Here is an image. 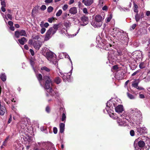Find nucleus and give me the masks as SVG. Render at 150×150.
Returning a JSON list of instances; mask_svg holds the SVG:
<instances>
[{"label": "nucleus", "mask_w": 150, "mask_h": 150, "mask_svg": "<svg viewBox=\"0 0 150 150\" xmlns=\"http://www.w3.org/2000/svg\"><path fill=\"white\" fill-rule=\"evenodd\" d=\"M111 35L116 39V41L119 44L127 45L128 40L126 37L125 36L123 30L117 28H114L112 29Z\"/></svg>", "instance_id": "f257e3e1"}, {"label": "nucleus", "mask_w": 150, "mask_h": 150, "mask_svg": "<svg viewBox=\"0 0 150 150\" xmlns=\"http://www.w3.org/2000/svg\"><path fill=\"white\" fill-rule=\"evenodd\" d=\"M37 78L39 81L40 82L41 81H45V87L46 89L48 90L47 92H49L51 95L54 96L56 93L52 90L51 87H50V84L51 83V80L48 76H37Z\"/></svg>", "instance_id": "f03ea898"}, {"label": "nucleus", "mask_w": 150, "mask_h": 150, "mask_svg": "<svg viewBox=\"0 0 150 150\" xmlns=\"http://www.w3.org/2000/svg\"><path fill=\"white\" fill-rule=\"evenodd\" d=\"M104 18L101 15H97L91 22V24L95 28H99L103 24Z\"/></svg>", "instance_id": "7ed1b4c3"}, {"label": "nucleus", "mask_w": 150, "mask_h": 150, "mask_svg": "<svg viewBox=\"0 0 150 150\" xmlns=\"http://www.w3.org/2000/svg\"><path fill=\"white\" fill-rule=\"evenodd\" d=\"M45 56L50 63L55 65L57 64V60L56 56L55 54L52 52L50 51L47 52Z\"/></svg>", "instance_id": "20e7f679"}, {"label": "nucleus", "mask_w": 150, "mask_h": 150, "mask_svg": "<svg viewBox=\"0 0 150 150\" xmlns=\"http://www.w3.org/2000/svg\"><path fill=\"white\" fill-rule=\"evenodd\" d=\"M30 45H32L34 48L36 50H38L42 46V42L39 40L33 41L32 39L29 40L28 42Z\"/></svg>", "instance_id": "39448f33"}, {"label": "nucleus", "mask_w": 150, "mask_h": 150, "mask_svg": "<svg viewBox=\"0 0 150 150\" xmlns=\"http://www.w3.org/2000/svg\"><path fill=\"white\" fill-rule=\"evenodd\" d=\"M131 113L133 114V117H132V120L133 122H136L137 120V118L138 117H139L141 115V112L137 109L132 110L131 111Z\"/></svg>", "instance_id": "423d86ee"}, {"label": "nucleus", "mask_w": 150, "mask_h": 150, "mask_svg": "<svg viewBox=\"0 0 150 150\" xmlns=\"http://www.w3.org/2000/svg\"><path fill=\"white\" fill-rule=\"evenodd\" d=\"M138 146H135L136 150H148L146 147H145V143L142 141H140L138 143Z\"/></svg>", "instance_id": "0eeeda50"}, {"label": "nucleus", "mask_w": 150, "mask_h": 150, "mask_svg": "<svg viewBox=\"0 0 150 150\" xmlns=\"http://www.w3.org/2000/svg\"><path fill=\"white\" fill-rule=\"evenodd\" d=\"M136 133L139 136L143 135L147 133L146 128L145 127H136Z\"/></svg>", "instance_id": "6e6552de"}, {"label": "nucleus", "mask_w": 150, "mask_h": 150, "mask_svg": "<svg viewBox=\"0 0 150 150\" xmlns=\"http://www.w3.org/2000/svg\"><path fill=\"white\" fill-rule=\"evenodd\" d=\"M110 116L114 119H117V121L119 125L122 126L124 125V122L120 121V118H119L116 114L113 113H111L109 114Z\"/></svg>", "instance_id": "1a4fd4ad"}, {"label": "nucleus", "mask_w": 150, "mask_h": 150, "mask_svg": "<svg viewBox=\"0 0 150 150\" xmlns=\"http://www.w3.org/2000/svg\"><path fill=\"white\" fill-rule=\"evenodd\" d=\"M62 56H64L65 58H68L69 59V60L70 61V62H71V67H72V69L69 72V74H70L71 75L72 72V62L71 61V59L69 57V56L67 54V53H66L64 52H62L59 54V56L61 58H63V57Z\"/></svg>", "instance_id": "9d476101"}, {"label": "nucleus", "mask_w": 150, "mask_h": 150, "mask_svg": "<svg viewBox=\"0 0 150 150\" xmlns=\"http://www.w3.org/2000/svg\"><path fill=\"white\" fill-rule=\"evenodd\" d=\"M88 23V19L87 17L83 16L81 17V25L85 26Z\"/></svg>", "instance_id": "9b49d317"}, {"label": "nucleus", "mask_w": 150, "mask_h": 150, "mask_svg": "<svg viewBox=\"0 0 150 150\" xmlns=\"http://www.w3.org/2000/svg\"><path fill=\"white\" fill-rule=\"evenodd\" d=\"M60 111L61 113H62V116L61 118L62 121L64 122L65 121L66 118V116L64 113V109L62 107L60 108Z\"/></svg>", "instance_id": "f8f14e48"}, {"label": "nucleus", "mask_w": 150, "mask_h": 150, "mask_svg": "<svg viewBox=\"0 0 150 150\" xmlns=\"http://www.w3.org/2000/svg\"><path fill=\"white\" fill-rule=\"evenodd\" d=\"M117 59L119 61L123 62L124 58H125L124 53L122 52L119 53V55L117 56Z\"/></svg>", "instance_id": "ddd939ff"}, {"label": "nucleus", "mask_w": 150, "mask_h": 150, "mask_svg": "<svg viewBox=\"0 0 150 150\" xmlns=\"http://www.w3.org/2000/svg\"><path fill=\"white\" fill-rule=\"evenodd\" d=\"M115 109L116 112L118 113L121 112L123 111V106L121 105L115 107Z\"/></svg>", "instance_id": "4468645a"}, {"label": "nucleus", "mask_w": 150, "mask_h": 150, "mask_svg": "<svg viewBox=\"0 0 150 150\" xmlns=\"http://www.w3.org/2000/svg\"><path fill=\"white\" fill-rule=\"evenodd\" d=\"M112 104L114 105V103H113L112 101H109L107 103H106V109L107 110H111L112 108H113L112 105Z\"/></svg>", "instance_id": "2eb2a0df"}, {"label": "nucleus", "mask_w": 150, "mask_h": 150, "mask_svg": "<svg viewBox=\"0 0 150 150\" xmlns=\"http://www.w3.org/2000/svg\"><path fill=\"white\" fill-rule=\"evenodd\" d=\"M109 54L108 56V59L110 63V62L114 61V55L113 53H111V52L108 53Z\"/></svg>", "instance_id": "dca6fc26"}, {"label": "nucleus", "mask_w": 150, "mask_h": 150, "mask_svg": "<svg viewBox=\"0 0 150 150\" xmlns=\"http://www.w3.org/2000/svg\"><path fill=\"white\" fill-rule=\"evenodd\" d=\"M39 7V6H37L33 8L32 12V16H34L35 14L38 13Z\"/></svg>", "instance_id": "f3484780"}, {"label": "nucleus", "mask_w": 150, "mask_h": 150, "mask_svg": "<svg viewBox=\"0 0 150 150\" xmlns=\"http://www.w3.org/2000/svg\"><path fill=\"white\" fill-rule=\"evenodd\" d=\"M69 13L72 14H75L77 13V9L76 7H72L69 10Z\"/></svg>", "instance_id": "a211bd4d"}, {"label": "nucleus", "mask_w": 150, "mask_h": 150, "mask_svg": "<svg viewBox=\"0 0 150 150\" xmlns=\"http://www.w3.org/2000/svg\"><path fill=\"white\" fill-rule=\"evenodd\" d=\"M19 43L21 45H23L25 42L27 41V40L25 37L22 38L21 39L18 40Z\"/></svg>", "instance_id": "6ab92c4d"}, {"label": "nucleus", "mask_w": 150, "mask_h": 150, "mask_svg": "<svg viewBox=\"0 0 150 150\" xmlns=\"http://www.w3.org/2000/svg\"><path fill=\"white\" fill-rule=\"evenodd\" d=\"M117 8L119 9L121 11H130V9L129 8H124L121 7V6L119 5L117 6Z\"/></svg>", "instance_id": "aec40b11"}, {"label": "nucleus", "mask_w": 150, "mask_h": 150, "mask_svg": "<svg viewBox=\"0 0 150 150\" xmlns=\"http://www.w3.org/2000/svg\"><path fill=\"white\" fill-rule=\"evenodd\" d=\"M6 111V108L5 106L1 105L0 107V115H3Z\"/></svg>", "instance_id": "412c9836"}, {"label": "nucleus", "mask_w": 150, "mask_h": 150, "mask_svg": "<svg viewBox=\"0 0 150 150\" xmlns=\"http://www.w3.org/2000/svg\"><path fill=\"white\" fill-rule=\"evenodd\" d=\"M93 2V0H87L84 2V4L87 6H89L91 5Z\"/></svg>", "instance_id": "4be33fe9"}, {"label": "nucleus", "mask_w": 150, "mask_h": 150, "mask_svg": "<svg viewBox=\"0 0 150 150\" xmlns=\"http://www.w3.org/2000/svg\"><path fill=\"white\" fill-rule=\"evenodd\" d=\"M65 125L64 123H61L59 124V132L61 133H63L64 131Z\"/></svg>", "instance_id": "5701e85b"}, {"label": "nucleus", "mask_w": 150, "mask_h": 150, "mask_svg": "<svg viewBox=\"0 0 150 150\" xmlns=\"http://www.w3.org/2000/svg\"><path fill=\"white\" fill-rule=\"evenodd\" d=\"M71 76H63L62 79L64 81H67L69 82L71 81Z\"/></svg>", "instance_id": "b1692460"}, {"label": "nucleus", "mask_w": 150, "mask_h": 150, "mask_svg": "<svg viewBox=\"0 0 150 150\" xmlns=\"http://www.w3.org/2000/svg\"><path fill=\"white\" fill-rule=\"evenodd\" d=\"M59 26L58 24H54L52 27V28L53 34H54L57 30Z\"/></svg>", "instance_id": "393cba45"}, {"label": "nucleus", "mask_w": 150, "mask_h": 150, "mask_svg": "<svg viewBox=\"0 0 150 150\" xmlns=\"http://www.w3.org/2000/svg\"><path fill=\"white\" fill-rule=\"evenodd\" d=\"M121 117H122L123 120V121H122V120L120 119V121H122V122H124V124L125 123L126 121L125 120H126L128 122H129L130 121L129 118V117L127 116H125L124 115H123L122 114L121 115Z\"/></svg>", "instance_id": "a878e982"}, {"label": "nucleus", "mask_w": 150, "mask_h": 150, "mask_svg": "<svg viewBox=\"0 0 150 150\" xmlns=\"http://www.w3.org/2000/svg\"><path fill=\"white\" fill-rule=\"evenodd\" d=\"M19 33L20 36H24L26 37H27L28 34L26 33L25 30H22L19 31Z\"/></svg>", "instance_id": "bb28decb"}, {"label": "nucleus", "mask_w": 150, "mask_h": 150, "mask_svg": "<svg viewBox=\"0 0 150 150\" xmlns=\"http://www.w3.org/2000/svg\"><path fill=\"white\" fill-rule=\"evenodd\" d=\"M30 64L31 65L34 71V72L35 73H36V72L38 71L37 70L35 69L34 67V62L32 60H30Z\"/></svg>", "instance_id": "cd10ccee"}, {"label": "nucleus", "mask_w": 150, "mask_h": 150, "mask_svg": "<svg viewBox=\"0 0 150 150\" xmlns=\"http://www.w3.org/2000/svg\"><path fill=\"white\" fill-rule=\"evenodd\" d=\"M141 17L138 13H136L135 16V18L137 22H138L139 21Z\"/></svg>", "instance_id": "c85d7f7f"}, {"label": "nucleus", "mask_w": 150, "mask_h": 150, "mask_svg": "<svg viewBox=\"0 0 150 150\" xmlns=\"http://www.w3.org/2000/svg\"><path fill=\"white\" fill-rule=\"evenodd\" d=\"M40 25L41 27H44L45 28H47L49 25L48 23H46L44 24L43 22H41Z\"/></svg>", "instance_id": "c756f323"}, {"label": "nucleus", "mask_w": 150, "mask_h": 150, "mask_svg": "<svg viewBox=\"0 0 150 150\" xmlns=\"http://www.w3.org/2000/svg\"><path fill=\"white\" fill-rule=\"evenodd\" d=\"M134 12L137 13L138 12V6L135 3L134 4Z\"/></svg>", "instance_id": "7c9ffc66"}, {"label": "nucleus", "mask_w": 150, "mask_h": 150, "mask_svg": "<svg viewBox=\"0 0 150 150\" xmlns=\"http://www.w3.org/2000/svg\"><path fill=\"white\" fill-rule=\"evenodd\" d=\"M112 18V14H110L106 18L105 20V22L108 23L109 22Z\"/></svg>", "instance_id": "2f4dec72"}, {"label": "nucleus", "mask_w": 150, "mask_h": 150, "mask_svg": "<svg viewBox=\"0 0 150 150\" xmlns=\"http://www.w3.org/2000/svg\"><path fill=\"white\" fill-rule=\"evenodd\" d=\"M41 70L42 71H44L49 72L50 71V69L47 68L46 67H43L41 68Z\"/></svg>", "instance_id": "473e14b6"}, {"label": "nucleus", "mask_w": 150, "mask_h": 150, "mask_svg": "<svg viewBox=\"0 0 150 150\" xmlns=\"http://www.w3.org/2000/svg\"><path fill=\"white\" fill-rule=\"evenodd\" d=\"M52 27H51L49 28V29L46 32V33L49 34L50 36H51V35H52L53 33H52Z\"/></svg>", "instance_id": "72a5a7b5"}, {"label": "nucleus", "mask_w": 150, "mask_h": 150, "mask_svg": "<svg viewBox=\"0 0 150 150\" xmlns=\"http://www.w3.org/2000/svg\"><path fill=\"white\" fill-rule=\"evenodd\" d=\"M61 81V79L59 77H56L54 79V82L57 84H58L60 83Z\"/></svg>", "instance_id": "f704fd0d"}, {"label": "nucleus", "mask_w": 150, "mask_h": 150, "mask_svg": "<svg viewBox=\"0 0 150 150\" xmlns=\"http://www.w3.org/2000/svg\"><path fill=\"white\" fill-rule=\"evenodd\" d=\"M9 136H8L5 139L4 141L3 142V145L5 146L6 145V144L9 139Z\"/></svg>", "instance_id": "c9c22d12"}, {"label": "nucleus", "mask_w": 150, "mask_h": 150, "mask_svg": "<svg viewBox=\"0 0 150 150\" xmlns=\"http://www.w3.org/2000/svg\"><path fill=\"white\" fill-rule=\"evenodd\" d=\"M51 37V36H50L49 34L46 33L45 37L44 38L45 41H47Z\"/></svg>", "instance_id": "e433bc0d"}, {"label": "nucleus", "mask_w": 150, "mask_h": 150, "mask_svg": "<svg viewBox=\"0 0 150 150\" xmlns=\"http://www.w3.org/2000/svg\"><path fill=\"white\" fill-rule=\"evenodd\" d=\"M15 35L16 38H18L20 36L19 31H16L15 32Z\"/></svg>", "instance_id": "4c0bfd02"}, {"label": "nucleus", "mask_w": 150, "mask_h": 150, "mask_svg": "<svg viewBox=\"0 0 150 150\" xmlns=\"http://www.w3.org/2000/svg\"><path fill=\"white\" fill-rule=\"evenodd\" d=\"M127 94L128 97L130 99H134V96L132 94L129 93V92H127Z\"/></svg>", "instance_id": "58836bf2"}, {"label": "nucleus", "mask_w": 150, "mask_h": 150, "mask_svg": "<svg viewBox=\"0 0 150 150\" xmlns=\"http://www.w3.org/2000/svg\"><path fill=\"white\" fill-rule=\"evenodd\" d=\"M64 25L66 28H69L71 25V23L70 22H66L64 23Z\"/></svg>", "instance_id": "ea45409f"}, {"label": "nucleus", "mask_w": 150, "mask_h": 150, "mask_svg": "<svg viewBox=\"0 0 150 150\" xmlns=\"http://www.w3.org/2000/svg\"><path fill=\"white\" fill-rule=\"evenodd\" d=\"M101 42V39L100 37H97L96 38V42L98 44H100Z\"/></svg>", "instance_id": "a19ab883"}, {"label": "nucleus", "mask_w": 150, "mask_h": 150, "mask_svg": "<svg viewBox=\"0 0 150 150\" xmlns=\"http://www.w3.org/2000/svg\"><path fill=\"white\" fill-rule=\"evenodd\" d=\"M144 79L146 82H148L150 81V76H146Z\"/></svg>", "instance_id": "79ce46f5"}, {"label": "nucleus", "mask_w": 150, "mask_h": 150, "mask_svg": "<svg viewBox=\"0 0 150 150\" xmlns=\"http://www.w3.org/2000/svg\"><path fill=\"white\" fill-rule=\"evenodd\" d=\"M53 7L51 6H50L47 8V12L49 13H51L53 11Z\"/></svg>", "instance_id": "37998d69"}, {"label": "nucleus", "mask_w": 150, "mask_h": 150, "mask_svg": "<svg viewBox=\"0 0 150 150\" xmlns=\"http://www.w3.org/2000/svg\"><path fill=\"white\" fill-rule=\"evenodd\" d=\"M0 78L3 81H5L6 79V76H0Z\"/></svg>", "instance_id": "c03bdc74"}, {"label": "nucleus", "mask_w": 150, "mask_h": 150, "mask_svg": "<svg viewBox=\"0 0 150 150\" xmlns=\"http://www.w3.org/2000/svg\"><path fill=\"white\" fill-rule=\"evenodd\" d=\"M62 13V11L61 9H59L57 11L56 14V16H60Z\"/></svg>", "instance_id": "a18cd8bd"}, {"label": "nucleus", "mask_w": 150, "mask_h": 150, "mask_svg": "<svg viewBox=\"0 0 150 150\" xmlns=\"http://www.w3.org/2000/svg\"><path fill=\"white\" fill-rule=\"evenodd\" d=\"M57 71V74L58 75H59L60 74H61V75H62L63 74H64L63 73L62 71L59 69H58Z\"/></svg>", "instance_id": "49530a36"}, {"label": "nucleus", "mask_w": 150, "mask_h": 150, "mask_svg": "<svg viewBox=\"0 0 150 150\" xmlns=\"http://www.w3.org/2000/svg\"><path fill=\"white\" fill-rule=\"evenodd\" d=\"M68 5L67 4H65L62 7V9L64 11H66L68 8Z\"/></svg>", "instance_id": "de8ad7c7"}, {"label": "nucleus", "mask_w": 150, "mask_h": 150, "mask_svg": "<svg viewBox=\"0 0 150 150\" xmlns=\"http://www.w3.org/2000/svg\"><path fill=\"white\" fill-rule=\"evenodd\" d=\"M40 35H36L34 37H33V38L34 40H38L40 38Z\"/></svg>", "instance_id": "09e8293b"}, {"label": "nucleus", "mask_w": 150, "mask_h": 150, "mask_svg": "<svg viewBox=\"0 0 150 150\" xmlns=\"http://www.w3.org/2000/svg\"><path fill=\"white\" fill-rule=\"evenodd\" d=\"M104 1V0H99L98 4L101 6H103Z\"/></svg>", "instance_id": "8fccbe9b"}, {"label": "nucleus", "mask_w": 150, "mask_h": 150, "mask_svg": "<svg viewBox=\"0 0 150 150\" xmlns=\"http://www.w3.org/2000/svg\"><path fill=\"white\" fill-rule=\"evenodd\" d=\"M45 110L46 112L48 113H49L50 111V109L49 106H47Z\"/></svg>", "instance_id": "3c124183"}, {"label": "nucleus", "mask_w": 150, "mask_h": 150, "mask_svg": "<svg viewBox=\"0 0 150 150\" xmlns=\"http://www.w3.org/2000/svg\"><path fill=\"white\" fill-rule=\"evenodd\" d=\"M1 7H5L6 6V3L4 0L1 1Z\"/></svg>", "instance_id": "603ef678"}, {"label": "nucleus", "mask_w": 150, "mask_h": 150, "mask_svg": "<svg viewBox=\"0 0 150 150\" xmlns=\"http://www.w3.org/2000/svg\"><path fill=\"white\" fill-rule=\"evenodd\" d=\"M130 134L131 136L133 137L134 136L135 134L134 131L133 130H131L130 131Z\"/></svg>", "instance_id": "864d4df0"}, {"label": "nucleus", "mask_w": 150, "mask_h": 150, "mask_svg": "<svg viewBox=\"0 0 150 150\" xmlns=\"http://www.w3.org/2000/svg\"><path fill=\"white\" fill-rule=\"evenodd\" d=\"M54 20V18L53 17H52L48 18V21L50 23H52Z\"/></svg>", "instance_id": "5fc2aeb1"}, {"label": "nucleus", "mask_w": 150, "mask_h": 150, "mask_svg": "<svg viewBox=\"0 0 150 150\" xmlns=\"http://www.w3.org/2000/svg\"><path fill=\"white\" fill-rule=\"evenodd\" d=\"M45 31L46 29L43 27H42V28L40 30L41 33L42 34H43L45 32Z\"/></svg>", "instance_id": "6e6d98bb"}, {"label": "nucleus", "mask_w": 150, "mask_h": 150, "mask_svg": "<svg viewBox=\"0 0 150 150\" xmlns=\"http://www.w3.org/2000/svg\"><path fill=\"white\" fill-rule=\"evenodd\" d=\"M139 67L141 69H143L145 67V65H144L143 63H141L139 65Z\"/></svg>", "instance_id": "4d7b16f0"}, {"label": "nucleus", "mask_w": 150, "mask_h": 150, "mask_svg": "<svg viewBox=\"0 0 150 150\" xmlns=\"http://www.w3.org/2000/svg\"><path fill=\"white\" fill-rule=\"evenodd\" d=\"M53 132L54 134H56L57 132V129L56 127H54L53 128Z\"/></svg>", "instance_id": "13d9d810"}, {"label": "nucleus", "mask_w": 150, "mask_h": 150, "mask_svg": "<svg viewBox=\"0 0 150 150\" xmlns=\"http://www.w3.org/2000/svg\"><path fill=\"white\" fill-rule=\"evenodd\" d=\"M46 8V6L45 5H42L40 7V9L42 11H44Z\"/></svg>", "instance_id": "bf43d9fd"}, {"label": "nucleus", "mask_w": 150, "mask_h": 150, "mask_svg": "<svg viewBox=\"0 0 150 150\" xmlns=\"http://www.w3.org/2000/svg\"><path fill=\"white\" fill-rule=\"evenodd\" d=\"M118 69V67L117 65H115L113 66L112 69L115 70H117Z\"/></svg>", "instance_id": "052dcab7"}, {"label": "nucleus", "mask_w": 150, "mask_h": 150, "mask_svg": "<svg viewBox=\"0 0 150 150\" xmlns=\"http://www.w3.org/2000/svg\"><path fill=\"white\" fill-rule=\"evenodd\" d=\"M132 86L135 88H137L138 86V83H135L132 84Z\"/></svg>", "instance_id": "680f3d73"}, {"label": "nucleus", "mask_w": 150, "mask_h": 150, "mask_svg": "<svg viewBox=\"0 0 150 150\" xmlns=\"http://www.w3.org/2000/svg\"><path fill=\"white\" fill-rule=\"evenodd\" d=\"M53 1V0H45V2L46 3H50L52 2Z\"/></svg>", "instance_id": "e2e57ef3"}, {"label": "nucleus", "mask_w": 150, "mask_h": 150, "mask_svg": "<svg viewBox=\"0 0 150 150\" xmlns=\"http://www.w3.org/2000/svg\"><path fill=\"white\" fill-rule=\"evenodd\" d=\"M30 51L31 53V55L33 56H34L35 54V53L34 51L32 49L30 50Z\"/></svg>", "instance_id": "0e129e2a"}, {"label": "nucleus", "mask_w": 150, "mask_h": 150, "mask_svg": "<svg viewBox=\"0 0 150 150\" xmlns=\"http://www.w3.org/2000/svg\"><path fill=\"white\" fill-rule=\"evenodd\" d=\"M12 121V116L11 115H10V117L8 119V123L9 124L11 123Z\"/></svg>", "instance_id": "69168bd1"}, {"label": "nucleus", "mask_w": 150, "mask_h": 150, "mask_svg": "<svg viewBox=\"0 0 150 150\" xmlns=\"http://www.w3.org/2000/svg\"><path fill=\"white\" fill-rule=\"evenodd\" d=\"M83 11L84 13L86 14L88 13L87 9L86 8H84L83 9Z\"/></svg>", "instance_id": "338daca9"}, {"label": "nucleus", "mask_w": 150, "mask_h": 150, "mask_svg": "<svg viewBox=\"0 0 150 150\" xmlns=\"http://www.w3.org/2000/svg\"><path fill=\"white\" fill-rule=\"evenodd\" d=\"M146 15L147 16H149L150 15V11H147L146 12Z\"/></svg>", "instance_id": "774afa93"}]
</instances>
